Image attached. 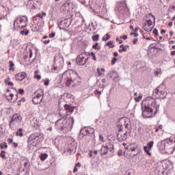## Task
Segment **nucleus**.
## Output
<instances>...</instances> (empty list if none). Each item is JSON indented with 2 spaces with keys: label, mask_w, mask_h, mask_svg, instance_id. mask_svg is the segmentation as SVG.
Instances as JSON below:
<instances>
[{
  "label": "nucleus",
  "mask_w": 175,
  "mask_h": 175,
  "mask_svg": "<svg viewBox=\"0 0 175 175\" xmlns=\"http://www.w3.org/2000/svg\"><path fill=\"white\" fill-rule=\"evenodd\" d=\"M137 38H135L133 40V44H136L137 43Z\"/></svg>",
  "instance_id": "nucleus-62"
},
{
  "label": "nucleus",
  "mask_w": 175,
  "mask_h": 175,
  "mask_svg": "<svg viewBox=\"0 0 175 175\" xmlns=\"http://www.w3.org/2000/svg\"><path fill=\"white\" fill-rule=\"evenodd\" d=\"M122 124H120V128L119 130V133L117 135V140L118 142H125L128 139V135L126 133H122Z\"/></svg>",
  "instance_id": "nucleus-13"
},
{
  "label": "nucleus",
  "mask_w": 175,
  "mask_h": 175,
  "mask_svg": "<svg viewBox=\"0 0 175 175\" xmlns=\"http://www.w3.org/2000/svg\"><path fill=\"white\" fill-rule=\"evenodd\" d=\"M142 110H158L159 109V105L155 106V100L153 98L150 100L147 99L142 102Z\"/></svg>",
  "instance_id": "nucleus-4"
},
{
  "label": "nucleus",
  "mask_w": 175,
  "mask_h": 175,
  "mask_svg": "<svg viewBox=\"0 0 175 175\" xmlns=\"http://www.w3.org/2000/svg\"><path fill=\"white\" fill-rule=\"evenodd\" d=\"M137 150V145L130 144L129 151H132L133 152Z\"/></svg>",
  "instance_id": "nucleus-28"
},
{
  "label": "nucleus",
  "mask_w": 175,
  "mask_h": 175,
  "mask_svg": "<svg viewBox=\"0 0 175 175\" xmlns=\"http://www.w3.org/2000/svg\"><path fill=\"white\" fill-rule=\"evenodd\" d=\"M0 10H2V12L0 13V19L2 18V17L5 16V12H6V8L3 5L0 6Z\"/></svg>",
  "instance_id": "nucleus-24"
},
{
  "label": "nucleus",
  "mask_w": 175,
  "mask_h": 175,
  "mask_svg": "<svg viewBox=\"0 0 175 175\" xmlns=\"http://www.w3.org/2000/svg\"><path fill=\"white\" fill-rule=\"evenodd\" d=\"M116 42H119L120 44H121L123 41H122V40H121V38H116Z\"/></svg>",
  "instance_id": "nucleus-55"
},
{
  "label": "nucleus",
  "mask_w": 175,
  "mask_h": 175,
  "mask_svg": "<svg viewBox=\"0 0 175 175\" xmlns=\"http://www.w3.org/2000/svg\"><path fill=\"white\" fill-rule=\"evenodd\" d=\"M153 35L156 37L158 38L159 33H158V30L157 29H154L153 30Z\"/></svg>",
  "instance_id": "nucleus-46"
},
{
  "label": "nucleus",
  "mask_w": 175,
  "mask_h": 175,
  "mask_svg": "<svg viewBox=\"0 0 175 175\" xmlns=\"http://www.w3.org/2000/svg\"><path fill=\"white\" fill-rule=\"evenodd\" d=\"M8 142L9 143V144H12V143H13V139L8 138Z\"/></svg>",
  "instance_id": "nucleus-59"
},
{
  "label": "nucleus",
  "mask_w": 175,
  "mask_h": 175,
  "mask_svg": "<svg viewBox=\"0 0 175 175\" xmlns=\"http://www.w3.org/2000/svg\"><path fill=\"white\" fill-rule=\"evenodd\" d=\"M106 46H107V47L109 49H114V42L110 40L106 44Z\"/></svg>",
  "instance_id": "nucleus-30"
},
{
  "label": "nucleus",
  "mask_w": 175,
  "mask_h": 175,
  "mask_svg": "<svg viewBox=\"0 0 175 175\" xmlns=\"http://www.w3.org/2000/svg\"><path fill=\"white\" fill-rule=\"evenodd\" d=\"M21 120H23V118H21L20 115L17 113L13 115L12 120L9 124L10 129L14 131V125H16V124H20L21 122Z\"/></svg>",
  "instance_id": "nucleus-8"
},
{
  "label": "nucleus",
  "mask_w": 175,
  "mask_h": 175,
  "mask_svg": "<svg viewBox=\"0 0 175 175\" xmlns=\"http://www.w3.org/2000/svg\"><path fill=\"white\" fill-rule=\"evenodd\" d=\"M120 39H123V40H126V39H128V36L124 35L123 36H120Z\"/></svg>",
  "instance_id": "nucleus-54"
},
{
  "label": "nucleus",
  "mask_w": 175,
  "mask_h": 175,
  "mask_svg": "<svg viewBox=\"0 0 175 175\" xmlns=\"http://www.w3.org/2000/svg\"><path fill=\"white\" fill-rule=\"evenodd\" d=\"M49 84H50V80L49 79H46L44 83V85H49Z\"/></svg>",
  "instance_id": "nucleus-50"
},
{
  "label": "nucleus",
  "mask_w": 175,
  "mask_h": 175,
  "mask_svg": "<svg viewBox=\"0 0 175 175\" xmlns=\"http://www.w3.org/2000/svg\"><path fill=\"white\" fill-rule=\"evenodd\" d=\"M152 21L155 23V16L152 14H147L146 15V20L144 21L142 29L146 32H151L154 28V25H152Z\"/></svg>",
  "instance_id": "nucleus-3"
},
{
  "label": "nucleus",
  "mask_w": 175,
  "mask_h": 175,
  "mask_svg": "<svg viewBox=\"0 0 175 175\" xmlns=\"http://www.w3.org/2000/svg\"><path fill=\"white\" fill-rule=\"evenodd\" d=\"M90 55H92V59H93L94 61H96V56L95 55V53H94V52H91V53L90 54Z\"/></svg>",
  "instance_id": "nucleus-49"
},
{
  "label": "nucleus",
  "mask_w": 175,
  "mask_h": 175,
  "mask_svg": "<svg viewBox=\"0 0 175 175\" xmlns=\"http://www.w3.org/2000/svg\"><path fill=\"white\" fill-rule=\"evenodd\" d=\"M42 100H43V90L38 89L35 92V96L33 98L32 102L34 105H39V103H42Z\"/></svg>",
  "instance_id": "nucleus-7"
},
{
  "label": "nucleus",
  "mask_w": 175,
  "mask_h": 175,
  "mask_svg": "<svg viewBox=\"0 0 175 175\" xmlns=\"http://www.w3.org/2000/svg\"><path fill=\"white\" fill-rule=\"evenodd\" d=\"M47 157H48V155H47V154H42L41 155H40V159H41V161H46V159H47Z\"/></svg>",
  "instance_id": "nucleus-38"
},
{
  "label": "nucleus",
  "mask_w": 175,
  "mask_h": 175,
  "mask_svg": "<svg viewBox=\"0 0 175 175\" xmlns=\"http://www.w3.org/2000/svg\"><path fill=\"white\" fill-rule=\"evenodd\" d=\"M118 157H121V155H122V150H118Z\"/></svg>",
  "instance_id": "nucleus-61"
},
{
  "label": "nucleus",
  "mask_w": 175,
  "mask_h": 175,
  "mask_svg": "<svg viewBox=\"0 0 175 175\" xmlns=\"http://www.w3.org/2000/svg\"><path fill=\"white\" fill-rule=\"evenodd\" d=\"M165 87L163 85H160L157 89H156V94L159 95V98L160 99H165L166 98V96L167 95V92H166Z\"/></svg>",
  "instance_id": "nucleus-9"
},
{
  "label": "nucleus",
  "mask_w": 175,
  "mask_h": 175,
  "mask_svg": "<svg viewBox=\"0 0 175 175\" xmlns=\"http://www.w3.org/2000/svg\"><path fill=\"white\" fill-rule=\"evenodd\" d=\"M95 130L93 128H89V135H94Z\"/></svg>",
  "instance_id": "nucleus-48"
},
{
  "label": "nucleus",
  "mask_w": 175,
  "mask_h": 175,
  "mask_svg": "<svg viewBox=\"0 0 175 175\" xmlns=\"http://www.w3.org/2000/svg\"><path fill=\"white\" fill-rule=\"evenodd\" d=\"M24 89H19L18 93L21 94V95H24Z\"/></svg>",
  "instance_id": "nucleus-52"
},
{
  "label": "nucleus",
  "mask_w": 175,
  "mask_h": 175,
  "mask_svg": "<svg viewBox=\"0 0 175 175\" xmlns=\"http://www.w3.org/2000/svg\"><path fill=\"white\" fill-rule=\"evenodd\" d=\"M42 14H38L36 15V17H38V18L43 19V16H46V12H42Z\"/></svg>",
  "instance_id": "nucleus-43"
},
{
  "label": "nucleus",
  "mask_w": 175,
  "mask_h": 175,
  "mask_svg": "<svg viewBox=\"0 0 175 175\" xmlns=\"http://www.w3.org/2000/svg\"><path fill=\"white\" fill-rule=\"evenodd\" d=\"M43 44H49L50 43V40H46L42 42Z\"/></svg>",
  "instance_id": "nucleus-56"
},
{
  "label": "nucleus",
  "mask_w": 175,
  "mask_h": 175,
  "mask_svg": "<svg viewBox=\"0 0 175 175\" xmlns=\"http://www.w3.org/2000/svg\"><path fill=\"white\" fill-rule=\"evenodd\" d=\"M119 53H125L127 49H129V45L124 46V44H121L120 46Z\"/></svg>",
  "instance_id": "nucleus-21"
},
{
  "label": "nucleus",
  "mask_w": 175,
  "mask_h": 175,
  "mask_svg": "<svg viewBox=\"0 0 175 175\" xmlns=\"http://www.w3.org/2000/svg\"><path fill=\"white\" fill-rule=\"evenodd\" d=\"M4 83L5 85H8L9 87H13L14 83L10 81V77H8L5 79H4Z\"/></svg>",
  "instance_id": "nucleus-20"
},
{
  "label": "nucleus",
  "mask_w": 175,
  "mask_h": 175,
  "mask_svg": "<svg viewBox=\"0 0 175 175\" xmlns=\"http://www.w3.org/2000/svg\"><path fill=\"white\" fill-rule=\"evenodd\" d=\"M99 137H100V142H102L103 143H105V138L103 137V135H100Z\"/></svg>",
  "instance_id": "nucleus-53"
},
{
  "label": "nucleus",
  "mask_w": 175,
  "mask_h": 175,
  "mask_svg": "<svg viewBox=\"0 0 175 175\" xmlns=\"http://www.w3.org/2000/svg\"><path fill=\"white\" fill-rule=\"evenodd\" d=\"M104 72H105V68H102L101 69L97 68L98 76L99 77L103 76Z\"/></svg>",
  "instance_id": "nucleus-32"
},
{
  "label": "nucleus",
  "mask_w": 175,
  "mask_h": 175,
  "mask_svg": "<svg viewBox=\"0 0 175 175\" xmlns=\"http://www.w3.org/2000/svg\"><path fill=\"white\" fill-rule=\"evenodd\" d=\"M59 116L62 118L55 122V129L60 133H66L68 129V120H66V116H68V111L64 110L59 112Z\"/></svg>",
  "instance_id": "nucleus-1"
},
{
  "label": "nucleus",
  "mask_w": 175,
  "mask_h": 175,
  "mask_svg": "<svg viewBox=\"0 0 175 175\" xmlns=\"http://www.w3.org/2000/svg\"><path fill=\"white\" fill-rule=\"evenodd\" d=\"M152 110H142V116L144 118H152L157 113L158 111H155L154 114H152Z\"/></svg>",
  "instance_id": "nucleus-14"
},
{
  "label": "nucleus",
  "mask_w": 175,
  "mask_h": 175,
  "mask_svg": "<svg viewBox=\"0 0 175 175\" xmlns=\"http://www.w3.org/2000/svg\"><path fill=\"white\" fill-rule=\"evenodd\" d=\"M116 61H117V58L113 57V58L111 59V65H115Z\"/></svg>",
  "instance_id": "nucleus-51"
},
{
  "label": "nucleus",
  "mask_w": 175,
  "mask_h": 175,
  "mask_svg": "<svg viewBox=\"0 0 175 175\" xmlns=\"http://www.w3.org/2000/svg\"><path fill=\"white\" fill-rule=\"evenodd\" d=\"M94 42H98L99 40V35H94L92 37Z\"/></svg>",
  "instance_id": "nucleus-40"
},
{
  "label": "nucleus",
  "mask_w": 175,
  "mask_h": 175,
  "mask_svg": "<svg viewBox=\"0 0 175 175\" xmlns=\"http://www.w3.org/2000/svg\"><path fill=\"white\" fill-rule=\"evenodd\" d=\"M6 152L5 150H2L0 153L1 158H3V159H6Z\"/></svg>",
  "instance_id": "nucleus-37"
},
{
  "label": "nucleus",
  "mask_w": 175,
  "mask_h": 175,
  "mask_svg": "<svg viewBox=\"0 0 175 175\" xmlns=\"http://www.w3.org/2000/svg\"><path fill=\"white\" fill-rule=\"evenodd\" d=\"M109 76L111 79H117V77H118V74H117V72L116 71H112L111 72H110Z\"/></svg>",
  "instance_id": "nucleus-29"
},
{
  "label": "nucleus",
  "mask_w": 175,
  "mask_h": 175,
  "mask_svg": "<svg viewBox=\"0 0 175 175\" xmlns=\"http://www.w3.org/2000/svg\"><path fill=\"white\" fill-rule=\"evenodd\" d=\"M135 102H140V100L143 98V96H142V94H139L138 96H137V93H135Z\"/></svg>",
  "instance_id": "nucleus-31"
},
{
  "label": "nucleus",
  "mask_w": 175,
  "mask_h": 175,
  "mask_svg": "<svg viewBox=\"0 0 175 175\" xmlns=\"http://www.w3.org/2000/svg\"><path fill=\"white\" fill-rule=\"evenodd\" d=\"M66 98L67 99H70V100L71 102H72V100H75V96H73V94H72L71 93H66Z\"/></svg>",
  "instance_id": "nucleus-26"
},
{
  "label": "nucleus",
  "mask_w": 175,
  "mask_h": 175,
  "mask_svg": "<svg viewBox=\"0 0 175 175\" xmlns=\"http://www.w3.org/2000/svg\"><path fill=\"white\" fill-rule=\"evenodd\" d=\"M85 57H87V53H83L77 56V64L81 66L85 65V63L88 61V57L86 58Z\"/></svg>",
  "instance_id": "nucleus-12"
},
{
  "label": "nucleus",
  "mask_w": 175,
  "mask_h": 175,
  "mask_svg": "<svg viewBox=\"0 0 175 175\" xmlns=\"http://www.w3.org/2000/svg\"><path fill=\"white\" fill-rule=\"evenodd\" d=\"M89 133V128H84L81 131V133H82V135H83L84 136L88 135Z\"/></svg>",
  "instance_id": "nucleus-25"
},
{
  "label": "nucleus",
  "mask_w": 175,
  "mask_h": 175,
  "mask_svg": "<svg viewBox=\"0 0 175 175\" xmlns=\"http://www.w3.org/2000/svg\"><path fill=\"white\" fill-rule=\"evenodd\" d=\"M28 23V18L25 16L16 18L14 22V28H25Z\"/></svg>",
  "instance_id": "nucleus-6"
},
{
  "label": "nucleus",
  "mask_w": 175,
  "mask_h": 175,
  "mask_svg": "<svg viewBox=\"0 0 175 175\" xmlns=\"http://www.w3.org/2000/svg\"><path fill=\"white\" fill-rule=\"evenodd\" d=\"M0 148L1 150H3V148H8V144H6V142H3V144H1Z\"/></svg>",
  "instance_id": "nucleus-41"
},
{
  "label": "nucleus",
  "mask_w": 175,
  "mask_h": 175,
  "mask_svg": "<svg viewBox=\"0 0 175 175\" xmlns=\"http://www.w3.org/2000/svg\"><path fill=\"white\" fill-rule=\"evenodd\" d=\"M148 148L149 150H152V147L154 146V142L151 141L147 144Z\"/></svg>",
  "instance_id": "nucleus-36"
},
{
  "label": "nucleus",
  "mask_w": 175,
  "mask_h": 175,
  "mask_svg": "<svg viewBox=\"0 0 175 175\" xmlns=\"http://www.w3.org/2000/svg\"><path fill=\"white\" fill-rule=\"evenodd\" d=\"M94 93L96 94V95H100V94H102V92H99V91H98V90H95L94 91Z\"/></svg>",
  "instance_id": "nucleus-64"
},
{
  "label": "nucleus",
  "mask_w": 175,
  "mask_h": 175,
  "mask_svg": "<svg viewBox=\"0 0 175 175\" xmlns=\"http://www.w3.org/2000/svg\"><path fill=\"white\" fill-rule=\"evenodd\" d=\"M55 65L52 68L53 73H57L59 68L64 66V57L60 55H57L54 57Z\"/></svg>",
  "instance_id": "nucleus-5"
},
{
  "label": "nucleus",
  "mask_w": 175,
  "mask_h": 175,
  "mask_svg": "<svg viewBox=\"0 0 175 175\" xmlns=\"http://www.w3.org/2000/svg\"><path fill=\"white\" fill-rule=\"evenodd\" d=\"M24 131V129H18V131L16 133V136H18L19 137H23V136H24V133H23Z\"/></svg>",
  "instance_id": "nucleus-23"
},
{
  "label": "nucleus",
  "mask_w": 175,
  "mask_h": 175,
  "mask_svg": "<svg viewBox=\"0 0 175 175\" xmlns=\"http://www.w3.org/2000/svg\"><path fill=\"white\" fill-rule=\"evenodd\" d=\"M55 36V33H51V34L49 35V38H54Z\"/></svg>",
  "instance_id": "nucleus-58"
},
{
  "label": "nucleus",
  "mask_w": 175,
  "mask_h": 175,
  "mask_svg": "<svg viewBox=\"0 0 175 175\" xmlns=\"http://www.w3.org/2000/svg\"><path fill=\"white\" fill-rule=\"evenodd\" d=\"M77 79V73L72 70H67L64 72L62 76V80H64L66 87H70L72 83Z\"/></svg>",
  "instance_id": "nucleus-2"
},
{
  "label": "nucleus",
  "mask_w": 175,
  "mask_h": 175,
  "mask_svg": "<svg viewBox=\"0 0 175 175\" xmlns=\"http://www.w3.org/2000/svg\"><path fill=\"white\" fill-rule=\"evenodd\" d=\"M110 39V35L109 33L105 34V37H103V42H106L107 40H109Z\"/></svg>",
  "instance_id": "nucleus-42"
},
{
  "label": "nucleus",
  "mask_w": 175,
  "mask_h": 175,
  "mask_svg": "<svg viewBox=\"0 0 175 175\" xmlns=\"http://www.w3.org/2000/svg\"><path fill=\"white\" fill-rule=\"evenodd\" d=\"M25 102V98L23 97L21 100L18 101V106H20L21 103H24Z\"/></svg>",
  "instance_id": "nucleus-45"
},
{
  "label": "nucleus",
  "mask_w": 175,
  "mask_h": 175,
  "mask_svg": "<svg viewBox=\"0 0 175 175\" xmlns=\"http://www.w3.org/2000/svg\"><path fill=\"white\" fill-rule=\"evenodd\" d=\"M5 98L7 100H8V102H10L11 103H14V102H16V100L18 99V95L17 94L14 95L12 93L8 94H6Z\"/></svg>",
  "instance_id": "nucleus-15"
},
{
  "label": "nucleus",
  "mask_w": 175,
  "mask_h": 175,
  "mask_svg": "<svg viewBox=\"0 0 175 175\" xmlns=\"http://www.w3.org/2000/svg\"><path fill=\"white\" fill-rule=\"evenodd\" d=\"M27 76H28V75L27 74V72H21L15 75V79L18 81H23V80L27 79Z\"/></svg>",
  "instance_id": "nucleus-17"
},
{
  "label": "nucleus",
  "mask_w": 175,
  "mask_h": 175,
  "mask_svg": "<svg viewBox=\"0 0 175 175\" xmlns=\"http://www.w3.org/2000/svg\"><path fill=\"white\" fill-rule=\"evenodd\" d=\"M154 75L157 77H158V76H159V75H162V70L161 68H157L155 71H154Z\"/></svg>",
  "instance_id": "nucleus-34"
},
{
  "label": "nucleus",
  "mask_w": 175,
  "mask_h": 175,
  "mask_svg": "<svg viewBox=\"0 0 175 175\" xmlns=\"http://www.w3.org/2000/svg\"><path fill=\"white\" fill-rule=\"evenodd\" d=\"M164 148L165 150H172L174 151L175 150V140H172L170 138L166 139L164 144Z\"/></svg>",
  "instance_id": "nucleus-11"
},
{
  "label": "nucleus",
  "mask_w": 175,
  "mask_h": 175,
  "mask_svg": "<svg viewBox=\"0 0 175 175\" xmlns=\"http://www.w3.org/2000/svg\"><path fill=\"white\" fill-rule=\"evenodd\" d=\"M92 48L94 49V50H100V46H99V43L98 42H96V44L92 46Z\"/></svg>",
  "instance_id": "nucleus-39"
},
{
  "label": "nucleus",
  "mask_w": 175,
  "mask_h": 175,
  "mask_svg": "<svg viewBox=\"0 0 175 175\" xmlns=\"http://www.w3.org/2000/svg\"><path fill=\"white\" fill-rule=\"evenodd\" d=\"M24 167L23 169H26V170H28L29 167V162H25L24 163Z\"/></svg>",
  "instance_id": "nucleus-47"
},
{
  "label": "nucleus",
  "mask_w": 175,
  "mask_h": 175,
  "mask_svg": "<svg viewBox=\"0 0 175 175\" xmlns=\"http://www.w3.org/2000/svg\"><path fill=\"white\" fill-rule=\"evenodd\" d=\"M43 140V136L40 134H31L29 138V142L38 144Z\"/></svg>",
  "instance_id": "nucleus-10"
},
{
  "label": "nucleus",
  "mask_w": 175,
  "mask_h": 175,
  "mask_svg": "<svg viewBox=\"0 0 175 175\" xmlns=\"http://www.w3.org/2000/svg\"><path fill=\"white\" fill-rule=\"evenodd\" d=\"M131 35H133L135 38H137V36H139L137 33H131Z\"/></svg>",
  "instance_id": "nucleus-60"
},
{
  "label": "nucleus",
  "mask_w": 175,
  "mask_h": 175,
  "mask_svg": "<svg viewBox=\"0 0 175 175\" xmlns=\"http://www.w3.org/2000/svg\"><path fill=\"white\" fill-rule=\"evenodd\" d=\"M27 172L28 171L27 169L20 168L17 174L18 175H27Z\"/></svg>",
  "instance_id": "nucleus-22"
},
{
  "label": "nucleus",
  "mask_w": 175,
  "mask_h": 175,
  "mask_svg": "<svg viewBox=\"0 0 175 175\" xmlns=\"http://www.w3.org/2000/svg\"><path fill=\"white\" fill-rule=\"evenodd\" d=\"M146 152L149 157H151L152 154L150 152V149H148Z\"/></svg>",
  "instance_id": "nucleus-63"
},
{
  "label": "nucleus",
  "mask_w": 175,
  "mask_h": 175,
  "mask_svg": "<svg viewBox=\"0 0 175 175\" xmlns=\"http://www.w3.org/2000/svg\"><path fill=\"white\" fill-rule=\"evenodd\" d=\"M34 73H35L34 79H36L38 80H41L42 76L38 75V73H39V72L38 70H36Z\"/></svg>",
  "instance_id": "nucleus-35"
},
{
  "label": "nucleus",
  "mask_w": 175,
  "mask_h": 175,
  "mask_svg": "<svg viewBox=\"0 0 175 175\" xmlns=\"http://www.w3.org/2000/svg\"><path fill=\"white\" fill-rule=\"evenodd\" d=\"M28 33H29V30H26V31L23 30L21 31V35H25V36H27Z\"/></svg>",
  "instance_id": "nucleus-44"
},
{
  "label": "nucleus",
  "mask_w": 175,
  "mask_h": 175,
  "mask_svg": "<svg viewBox=\"0 0 175 175\" xmlns=\"http://www.w3.org/2000/svg\"><path fill=\"white\" fill-rule=\"evenodd\" d=\"M114 150V146L113 145H110V146H102L100 149V154L102 156L103 155H107V152L109 151H113Z\"/></svg>",
  "instance_id": "nucleus-16"
},
{
  "label": "nucleus",
  "mask_w": 175,
  "mask_h": 175,
  "mask_svg": "<svg viewBox=\"0 0 175 175\" xmlns=\"http://www.w3.org/2000/svg\"><path fill=\"white\" fill-rule=\"evenodd\" d=\"M9 70L12 71V72H14V63L13 62V61L10 60L9 62Z\"/></svg>",
  "instance_id": "nucleus-27"
},
{
  "label": "nucleus",
  "mask_w": 175,
  "mask_h": 175,
  "mask_svg": "<svg viewBox=\"0 0 175 175\" xmlns=\"http://www.w3.org/2000/svg\"><path fill=\"white\" fill-rule=\"evenodd\" d=\"M68 148L72 152H73V151H76V148H77V143L75 141L72 142L68 145Z\"/></svg>",
  "instance_id": "nucleus-18"
},
{
  "label": "nucleus",
  "mask_w": 175,
  "mask_h": 175,
  "mask_svg": "<svg viewBox=\"0 0 175 175\" xmlns=\"http://www.w3.org/2000/svg\"><path fill=\"white\" fill-rule=\"evenodd\" d=\"M122 121L124 124L126 129H129V124H131V120H129V119H124V118H122L119 123L122 122Z\"/></svg>",
  "instance_id": "nucleus-19"
},
{
  "label": "nucleus",
  "mask_w": 175,
  "mask_h": 175,
  "mask_svg": "<svg viewBox=\"0 0 175 175\" xmlns=\"http://www.w3.org/2000/svg\"><path fill=\"white\" fill-rule=\"evenodd\" d=\"M64 108H65V110H73V109H76V107H72V105H65Z\"/></svg>",
  "instance_id": "nucleus-33"
},
{
  "label": "nucleus",
  "mask_w": 175,
  "mask_h": 175,
  "mask_svg": "<svg viewBox=\"0 0 175 175\" xmlns=\"http://www.w3.org/2000/svg\"><path fill=\"white\" fill-rule=\"evenodd\" d=\"M122 6L125 9H126V2L125 1L122 2Z\"/></svg>",
  "instance_id": "nucleus-57"
}]
</instances>
